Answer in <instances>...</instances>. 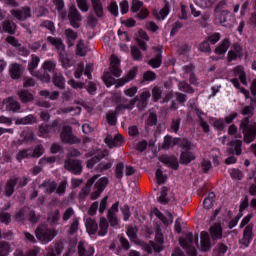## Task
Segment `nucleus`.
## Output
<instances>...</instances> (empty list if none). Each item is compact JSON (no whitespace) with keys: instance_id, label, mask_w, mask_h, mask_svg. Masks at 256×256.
<instances>
[{"instance_id":"1","label":"nucleus","mask_w":256,"mask_h":256,"mask_svg":"<svg viewBox=\"0 0 256 256\" xmlns=\"http://www.w3.org/2000/svg\"><path fill=\"white\" fill-rule=\"evenodd\" d=\"M254 113L255 106H252L251 104L245 106L241 111V115H243L245 118H243L240 122V131H242L244 143L247 144L253 143V141L256 139V122L250 121Z\"/></svg>"},{"instance_id":"2","label":"nucleus","mask_w":256,"mask_h":256,"mask_svg":"<svg viewBox=\"0 0 256 256\" xmlns=\"http://www.w3.org/2000/svg\"><path fill=\"white\" fill-rule=\"evenodd\" d=\"M92 5V12L87 16V24L89 27L95 28L97 27L98 19H101L105 15V11L103 9V2L101 0H90ZM98 18V19H97Z\"/></svg>"},{"instance_id":"3","label":"nucleus","mask_w":256,"mask_h":256,"mask_svg":"<svg viewBox=\"0 0 256 256\" xmlns=\"http://www.w3.org/2000/svg\"><path fill=\"white\" fill-rule=\"evenodd\" d=\"M35 235L40 243L47 245V243H50V241L57 237V230L49 229L46 226H38L35 230Z\"/></svg>"},{"instance_id":"4","label":"nucleus","mask_w":256,"mask_h":256,"mask_svg":"<svg viewBox=\"0 0 256 256\" xmlns=\"http://www.w3.org/2000/svg\"><path fill=\"white\" fill-rule=\"evenodd\" d=\"M60 138L62 143H67L68 145H77L81 143V139L73 134V127L69 125L62 127Z\"/></svg>"},{"instance_id":"5","label":"nucleus","mask_w":256,"mask_h":256,"mask_svg":"<svg viewBox=\"0 0 256 256\" xmlns=\"http://www.w3.org/2000/svg\"><path fill=\"white\" fill-rule=\"evenodd\" d=\"M64 168L72 175H81L83 173V164L79 159H68L64 162Z\"/></svg>"},{"instance_id":"6","label":"nucleus","mask_w":256,"mask_h":256,"mask_svg":"<svg viewBox=\"0 0 256 256\" xmlns=\"http://www.w3.org/2000/svg\"><path fill=\"white\" fill-rule=\"evenodd\" d=\"M107 185H109V179L107 177L100 178L95 184H94V191L90 195V199L92 201H95L101 197V193L105 191L107 188Z\"/></svg>"},{"instance_id":"7","label":"nucleus","mask_w":256,"mask_h":256,"mask_svg":"<svg viewBox=\"0 0 256 256\" xmlns=\"http://www.w3.org/2000/svg\"><path fill=\"white\" fill-rule=\"evenodd\" d=\"M68 19L70 21L71 27H73L74 29H79V27H81V23L79 22L83 21V18L79 10H77V7H75V5H72L70 7Z\"/></svg>"},{"instance_id":"8","label":"nucleus","mask_w":256,"mask_h":256,"mask_svg":"<svg viewBox=\"0 0 256 256\" xmlns=\"http://www.w3.org/2000/svg\"><path fill=\"white\" fill-rule=\"evenodd\" d=\"M153 51L156 54L153 58H151L148 61V65L152 67V69H159V67L163 65V48L159 46H155L153 47Z\"/></svg>"},{"instance_id":"9","label":"nucleus","mask_w":256,"mask_h":256,"mask_svg":"<svg viewBox=\"0 0 256 256\" xmlns=\"http://www.w3.org/2000/svg\"><path fill=\"white\" fill-rule=\"evenodd\" d=\"M10 14L14 19H17V21H27V19L31 17V7L24 6L20 9H13L10 10Z\"/></svg>"},{"instance_id":"10","label":"nucleus","mask_w":256,"mask_h":256,"mask_svg":"<svg viewBox=\"0 0 256 256\" xmlns=\"http://www.w3.org/2000/svg\"><path fill=\"white\" fill-rule=\"evenodd\" d=\"M159 161L170 169H173V171H177L179 169V159L177 156L162 155L159 157Z\"/></svg>"},{"instance_id":"11","label":"nucleus","mask_w":256,"mask_h":256,"mask_svg":"<svg viewBox=\"0 0 256 256\" xmlns=\"http://www.w3.org/2000/svg\"><path fill=\"white\" fill-rule=\"evenodd\" d=\"M137 101H139V96H136L131 100H128L127 98H123L122 103L124 104L117 105L114 112L117 115H119V113H121V111H125V109L131 110L135 107V103H137Z\"/></svg>"},{"instance_id":"12","label":"nucleus","mask_w":256,"mask_h":256,"mask_svg":"<svg viewBox=\"0 0 256 256\" xmlns=\"http://www.w3.org/2000/svg\"><path fill=\"white\" fill-rule=\"evenodd\" d=\"M211 237H209V232L202 231L200 234V251L207 253L211 251Z\"/></svg>"},{"instance_id":"13","label":"nucleus","mask_w":256,"mask_h":256,"mask_svg":"<svg viewBox=\"0 0 256 256\" xmlns=\"http://www.w3.org/2000/svg\"><path fill=\"white\" fill-rule=\"evenodd\" d=\"M17 183H19V177L10 178L6 181L3 192L6 197H13Z\"/></svg>"},{"instance_id":"14","label":"nucleus","mask_w":256,"mask_h":256,"mask_svg":"<svg viewBox=\"0 0 256 256\" xmlns=\"http://www.w3.org/2000/svg\"><path fill=\"white\" fill-rule=\"evenodd\" d=\"M243 147V141L241 140H232L228 143L227 153L228 155H241Z\"/></svg>"},{"instance_id":"15","label":"nucleus","mask_w":256,"mask_h":256,"mask_svg":"<svg viewBox=\"0 0 256 256\" xmlns=\"http://www.w3.org/2000/svg\"><path fill=\"white\" fill-rule=\"evenodd\" d=\"M121 65V60L116 55H112L110 57V71L114 77H121V68H119Z\"/></svg>"},{"instance_id":"16","label":"nucleus","mask_w":256,"mask_h":256,"mask_svg":"<svg viewBox=\"0 0 256 256\" xmlns=\"http://www.w3.org/2000/svg\"><path fill=\"white\" fill-rule=\"evenodd\" d=\"M209 231L212 241H219L223 239V227H221V223H214L210 227Z\"/></svg>"},{"instance_id":"17","label":"nucleus","mask_w":256,"mask_h":256,"mask_svg":"<svg viewBox=\"0 0 256 256\" xmlns=\"http://www.w3.org/2000/svg\"><path fill=\"white\" fill-rule=\"evenodd\" d=\"M39 189H44L46 195H51L52 193H55L57 189V182L51 179L44 180L42 184L39 185Z\"/></svg>"},{"instance_id":"18","label":"nucleus","mask_w":256,"mask_h":256,"mask_svg":"<svg viewBox=\"0 0 256 256\" xmlns=\"http://www.w3.org/2000/svg\"><path fill=\"white\" fill-rule=\"evenodd\" d=\"M253 241V224H248L243 231L242 245L249 247Z\"/></svg>"},{"instance_id":"19","label":"nucleus","mask_w":256,"mask_h":256,"mask_svg":"<svg viewBox=\"0 0 256 256\" xmlns=\"http://www.w3.org/2000/svg\"><path fill=\"white\" fill-rule=\"evenodd\" d=\"M46 41L52 47H55L56 51H65V44L63 43V39L59 37L48 36Z\"/></svg>"},{"instance_id":"20","label":"nucleus","mask_w":256,"mask_h":256,"mask_svg":"<svg viewBox=\"0 0 256 256\" xmlns=\"http://www.w3.org/2000/svg\"><path fill=\"white\" fill-rule=\"evenodd\" d=\"M108 155H109V151L103 150L101 153H99L96 156H94L93 158L89 159L86 162L87 169H93V167H95V165H97V163H99V161H101V159H105V157H107Z\"/></svg>"},{"instance_id":"21","label":"nucleus","mask_w":256,"mask_h":256,"mask_svg":"<svg viewBox=\"0 0 256 256\" xmlns=\"http://www.w3.org/2000/svg\"><path fill=\"white\" fill-rule=\"evenodd\" d=\"M85 227L88 235H97L99 231V224H97V220L93 218L86 219Z\"/></svg>"},{"instance_id":"22","label":"nucleus","mask_w":256,"mask_h":256,"mask_svg":"<svg viewBox=\"0 0 256 256\" xmlns=\"http://www.w3.org/2000/svg\"><path fill=\"white\" fill-rule=\"evenodd\" d=\"M195 153L191 152V150H184L180 154V163L181 165H189L191 161H195Z\"/></svg>"},{"instance_id":"23","label":"nucleus","mask_w":256,"mask_h":256,"mask_svg":"<svg viewBox=\"0 0 256 256\" xmlns=\"http://www.w3.org/2000/svg\"><path fill=\"white\" fill-rule=\"evenodd\" d=\"M52 83L58 89H65V77L61 72H54L52 76Z\"/></svg>"},{"instance_id":"24","label":"nucleus","mask_w":256,"mask_h":256,"mask_svg":"<svg viewBox=\"0 0 256 256\" xmlns=\"http://www.w3.org/2000/svg\"><path fill=\"white\" fill-rule=\"evenodd\" d=\"M107 233H109V221H107V218L101 217L97 234L99 237H105Z\"/></svg>"},{"instance_id":"25","label":"nucleus","mask_w":256,"mask_h":256,"mask_svg":"<svg viewBox=\"0 0 256 256\" xmlns=\"http://www.w3.org/2000/svg\"><path fill=\"white\" fill-rule=\"evenodd\" d=\"M229 47H231V41L229 38H225L222 42L215 48L214 53L216 55H225L227 53Z\"/></svg>"},{"instance_id":"26","label":"nucleus","mask_w":256,"mask_h":256,"mask_svg":"<svg viewBox=\"0 0 256 256\" xmlns=\"http://www.w3.org/2000/svg\"><path fill=\"white\" fill-rule=\"evenodd\" d=\"M2 29L4 33H8V35H15L17 31V24L11 20H5L2 23Z\"/></svg>"},{"instance_id":"27","label":"nucleus","mask_w":256,"mask_h":256,"mask_svg":"<svg viewBox=\"0 0 256 256\" xmlns=\"http://www.w3.org/2000/svg\"><path fill=\"white\" fill-rule=\"evenodd\" d=\"M65 36L67 38L66 43L68 47H73L75 45V41H77L78 34L73 29L68 28L65 30Z\"/></svg>"},{"instance_id":"28","label":"nucleus","mask_w":256,"mask_h":256,"mask_svg":"<svg viewBox=\"0 0 256 256\" xmlns=\"http://www.w3.org/2000/svg\"><path fill=\"white\" fill-rule=\"evenodd\" d=\"M138 71L139 70L137 69V67H133L131 70H129L126 76L119 81V87H122V85H125V83H129V81H133V79L137 77Z\"/></svg>"},{"instance_id":"29","label":"nucleus","mask_w":256,"mask_h":256,"mask_svg":"<svg viewBox=\"0 0 256 256\" xmlns=\"http://www.w3.org/2000/svg\"><path fill=\"white\" fill-rule=\"evenodd\" d=\"M174 145H177L180 149H185V151H191L193 144L187 138H174Z\"/></svg>"},{"instance_id":"30","label":"nucleus","mask_w":256,"mask_h":256,"mask_svg":"<svg viewBox=\"0 0 256 256\" xmlns=\"http://www.w3.org/2000/svg\"><path fill=\"white\" fill-rule=\"evenodd\" d=\"M138 233L139 228H137V226L128 227L126 234L129 237L131 243H136V245H139V237L137 236Z\"/></svg>"},{"instance_id":"31","label":"nucleus","mask_w":256,"mask_h":256,"mask_svg":"<svg viewBox=\"0 0 256 256\" xmlns=\"http://www.w3.org/2000/svg\"><path fill=\"white\" fill-rule=\"evenodd\" d=\"M95 253V249L93 247L85 248V243L80 241L78 243V255L79 256H92Z\"/></svg>"},{"instance_id":"32","label":"nucleus","mask_w":256,"mask_h":256,"mask_svg":"<svg viewBox=\"0 0 256 256\" xmlns=\"http://www.w3.org/2000/svg\"><path fill=\"white\" fill-rule=\"evenodd\" d=\"M3 104L6 105V111H19V109H21V105L12 98L4 100Z\"/></svg>"},{"instance_id":"33","label":"nucleus","mask_w":256,"mask_h":256,"mask_svg":"<svg viewBox=\"0 0 256 256\" xmlns=\"http://www.w3.org/2000/svg\"><path fill=\"white\" fill-rule=\"evenodd\" d=\"M31 157H33L31 148L22 149L18 151L16 155V159L19 161V163H21L23 159H31Z\"/></svg>"},{"instance_id":"34","label":"nucleus","mask_w":256,"mask_h":256,"mask_svg":"<svg viewBox=\"0 0 256 256\" xmlns=\"http://www.w3.org/2000/svg\"><path fill=\"white\" fill-rule=\"evenodd\" d=\"M18 97L22 103H31L33 101V94L27 90H21L18 92Z\"/></svg>"},{"instance_id":"35","label":"nucleus","mask_w":256,"mask_h":256,"mask_svg":"<svg viewBox=\"0 0 256 256\" xmlns=\"http://www.w3.org/2000/svg\"><path fill=\"white\" fill-rule=\"evenodd\" d=\"M130 53L134 61H143V53L136 45L130 47Z\"/></svg>"},{"instance_id":"36","label":"nucleus","mask_w":256,"mask_h":256,"mask_svg":"<svg viewBox=\"0 0 256 256\" xmlns=\"http://www.w3.org/2000/svg\"><path fill=\"white\" fill-rule=\"evenodd\" d=\"M179 244L181 245V247H183V249H185L186 247H191V245H193V234L189 232L188 234H186L185 238H180Z\"/></svg>"},{"instance_id":"37","label":"nucleus","mask_w":256,"mask_h":256,"mask_svg":"<svg viewBox=\"0 0 256 256\" xmlns=\"http://www.w3.org/2000/svg\"><path fill=\"white\" fill-rule=\"evenodd\" d=\"M39 61H41V58H39V56L35 54L31 55V60L28 63V71H30V73H33V71L37 69V67L39 66Z\"/></svg>"},{"instance_id":"38","label":"nucleus","mask_w":256,"mask_h":256,"mask_svg":"<svg viewBox=\"0 0 256 256\" xmlns=\"http://www.w3.org/2000/svg\"><path fill=\"white\" fill-rule=\"evenodd\" d=\"M216 14L215 21L225 27V23H227V17L231 12H214Z\"/></svg>"},{"instance_id":"39","label":"nucleus","mask_w":256,"mask_h":256,"mask_svg":"<svg viewBox=\"0 0 256 256\" xmlns=\"http://www.w3.org/2000/svg\"><path fill=\"white\" fill-rule=\"evenodd\" d=\"M56 67H57V64L53 60H46L42 65V69H44V71H48L49 73H53V75H55V73H57L55 71Z\"/></svg>"},{"instance_id":"40","label":"nucleus","mask_w":256,"mask_h":256,"mask_svg":"<svg viewBox=\"0 0 256 256\" xmlns=\"http://www.w3.org/2000/svg\"><path fill=\"white\" fill-rule=\"evenodd\" d=\"M40 27H43L44 29H48L50 31L51 35H55L57 33V29H55V23L51 20H44L40 23Z\"/></svg>"},{"instance_id":"41","label":"nucleus","mask_w":256,"mask_h":256,"mask_svg":"<svg viewBox=\"0 0 256 256\" xmlns=\"http://www.w3.org/2000/svg\"><path fill=\"white\" fill-rule=\"evenodd\" d=\"M10 77L13 79H19L21 77V65L15 63L10 67Z\"/></svg>"},{"instance_id":"42","label":"nucleus","mask_w":256,"mask_h":256,"mask_svg":"<svg viewBox=\"0 0 256 256\" xmlns=\"http://www.w3.org/2000/svg\"><path fill=\"white\" fill-rule=\"evenodd\" d=\"M106 121L110 127H115L117 125V114L113 112V110H110L106 114Z\"/></svg>"},{"instance_id":"43","label":"nucleus","mask_w":256,"mask_h":256,"mask_svg":"<svg viewBox=\"0 0 256 256\" xmlns=\"http://www.w3.org/2000/svg\"><path fill=\"white\" fill-rule=\"evenodd\" d=\"M227 0H221L219 3L216 4L214 8V13H224V12H230L228 9Z\"/></svg>"},{"instance_id":"44","label":"nucleus","mask_w":256,"mask_h":256,"mask_svg":"<svg viewBox=\"0 0 256 256\" xmlns=\"http://www.w3.org/2000/svg\"><path fill=\"white\" fill-rule=\"evenodd\" d=\"M179 90L183 91L184 93H189L190 95H193L195 93V89L189 85V83L182 81L178 84Z\"/></svg>"},{"instance_id":"45","label":"nucleus","mask_w":256,"mask_h":256,"mask_svg":"<svg viewBox=\"0 0 256 256\" xmlns=\"http://www.w3.org/2000/svg\"><path fill=\"white\" fill-rule=\"evenodd\" d=\"M175 143V138L171 135H166L164 137V142L162 144V149H170V147H175L177 144Z\"/></svg>"},{"instance_id":"46","label":"nucleus","mask_w":256,"mask_h":256,"mask_svg":"<svg viewBox=\"0 0 256 256\" xmlns=\"http://www.w3.org/2000/svg\"><path fill=\"white\" fill-rule=\"evenodd\" d=\"M11 252V245L8 242H0V256H7Z\"/></svg>"},{"instance_id":"47","label":"nucleus","mask_w":256,"mask_h":256,"mask_svg":"<svg viewBox=\"0 0 256 256\" xmlns=\"http://www.w3.org/2000/svg\"><path fill=\"white\" fill-rule=\"evenodd\" d=\"M162 95L163 90L159 86H155L154 88H152V101L154 103H157V101L161 99Z\"/></svg>"},{"instance_id":"48","label":"nucleus","mask_w":256,"mask_h":256,"mask_svg":"<svg viewBox=\"0 0 256 256\" xmlns=\"http://www.w3.org/2000/svg\"><path fill=\"white\" fill-rule=\"evenodd\" d=\"M37 79H39V81H41L42 83H50L51 82V75H49V73L44 72H36L34 75Z\"/></svg>"},{"instance_id":"49","label":"nucleus","mask_w":256,"mask_h":256,"mask_svg":"<svg viewBox=\"0 0 256 256\" xmlns=\"http://www.w3.org/2000/svg\"><path fill=\"white\" fill-rule=\"evenodd\" d=\"M43 153H45V148H43V145L39 144L32 150V158L39 159Z\"/></svg>"},{"instance_id":"50","label":"nucleus","mask_w":256,"mask_h":256,"mask_svg":"<svg viewBox=\"0 0 256 256\" xmlns=\"http://www.w3.org/2000/svg\"><path fill=\"white\" fill-rule=\"evenodd\" d=\"M108 11L113 17H119V6H117V2L111 1L108 5Z\"/></svg>"},{"instance_id":"51","label":"nucleus","mask_w":256,"mask_h":256,"mask_svg":"<svg viewBox=\"0 0 256 256\" xmlns=\"http://www.w3.org/2000/svg\"><path fill=\"white\" fill-rule=\"evenodd\" d=\"M48 219L51 225H57V223H59V219H61V212L59 209H56Z\"/></svg>"},{"instance_id":"52","label":"nucleus","mask_w":256,"mask_h":256,"mask_svg":"<svg viewBox=\"0 0 256 256\" xmlns=\"http://www.w3.org/2000/svg\"><path fill=\"white\" fill-rule=\"evenodd\" d=\"M198 51L201 53H211V45L206 39L199 44Z\"/></svg>"},{"instance_id":"53","label":"nucleus","mask_w":256,"mask_h":256,"mask_svg":"<svg viewBox=\"0 0 256 256\" xmlns=\"http://www.w3.org/2000/svg\"><path fill=\"white\" fill-rule=\"evenodd\" d=\"M169 189L167 187H162V190L160 192L159 201L162 203V205H167L169 203V199L167 198V192Z\"/></svg>"},{"instance_id":"54","label":"nucleus","mask_w":256,"mask_h":256,"mask_svg":"<svg viewBox=\"0 0 256 256\" xmlns=\"http://www.w3.org/2000/svg\"><path fill=\"white\" fill-rule=\"evenodd\" d=\"M56 193L57 195H59L60 197L62 195H65V192L67 191V180L61 181L58 185V187H56Z\"/></svg>"},{"instance_id":"55","label":"nucleus","mask_w":256,"mask_h":256,"mask_svg":"<svg viewBox=\"0 0 256 256\" xmlns=\"http://www.w3.org/2000/svg\"><path fill=\"white\" fill-rule=\"evenodd\" d=\"M220 40H221V34L219 32H215L210 36L206 37V41H208V43H211L212 45H215V43H219Z\"/></svg>"},{"instance_id":"56","label":"nucleus","mask_w":256,"mask_h":256,"mask_svg":"<svg viewBox=\"0 0 256 256\" xmlns=\"http://www.w3.org/2000/svg\"><path fill=\"white\" fill-rule=\"evenodd\" d=\"M125 169V165L123 164V162H119L116 165V169H115V177L116 179H123V171Z\"/></svg>"},{"instance_id":"57","label":"nucleus","mask_w":256,"mask_h":256,"mask_svg":"<svg viewBox=\"0 0 256 256\" xmlns=\"http://www.w3.org/2000/svg\"><path fill=\"white\" fill-rule=\"evenodd\" d=\"M27 211H29V207L26 206L20 209L15 215L16 221H25V215H27Z\"/></svg>"},{"instance_id":"58","label":"nucleus","mask_w":256,"mask_h":256,"mask_svg":"<svg viewBox=\"0 0 256 256\" xmlns=\"http://www.w3.org/2000/svg\"><path fill=\"white\" fill-rule=\"evenodd\" d=\"M120 211L123 215V220L129 221V219L131 218V210L129 205L125 204L123 207L120 208Z\"/></svg>"},{"instance_id":"59","label":"nucleus","mask_w":256,"mask_h":256,"mask_svg":"<svg viewBox=\"0 0 256 256\" xmlns=\"http://www.w3.org/2000/svg\"><path fill=\"white\" fill-rule=\"evenodd\" d=\"M78 231H79V219L74 218L73 222L70 225L69 235H75V233H77Z\"/></svg>"},{"instance_id":"60","label":"nucleus","mask_w":256,"mask_h":256,"mask_svg":"<svg viewBox=\"0 0 256 256\" xmlns=\"http://www.w3.org/2000/svg\"><path fill=\"white\" fill-rule=\"evenodd\" d=\"M141 7H143V1H141V0H132V4H131L132 13H138V11L141 10Z\"/></svg>"},{"instance_id":"61","label":"nucleus","mask_w":256,"mask_h":256,"mask_svg":"<svg viewBox=\"0 0 256 256\" xmlns=\"http://www.w3.org/2000/svg\"><path fill=\"white\" fill-rule=\"evenodd\" d=\"M157 79V74L151 70L144 72L143 81H155Z\"/></svg>"},{"instance_id":"62","label":"nucleus","mask_w":256,"mask_h":256,"mask_svg":"<svg viewBox=\"0 0 256 256\" xmlns=\"http://www.w3.org/2000/svg\"><path fill=\"white\" fill-rule=\"evenodd\" d=\"M76 3L82 13H87V11H89V4H87V0H76Z\"/></svg>"},{"instance_id":"63","label":"nucleus","mask_w":256,"mask_h":256,"mask_svg":"<svg viewBox=\"0 0 256 256\" xmlns=\"http://www.w3.org/2000/svg\"><path fill=\"white\" fill-rule=\"evenodd\" d=\"M50 131L51 133H61V123H59V120H54L52 124L50 125Z\"/></svg>"},{"instance_id":"64","label":"nucleus","mask_w":256,"mask_h":256,"mask_svg":"<svg viewBox=\"0 0 256 256\" xmlns=\"http://www.w3.org/2000/svg\"><path fill=\"white\" fill-rule=\"evenodd\" d=\"M39 247H36L34 249L29 250L25 254L23 252H20L18 256H38L39 255Z\"/></svg>"}]
</instances>
